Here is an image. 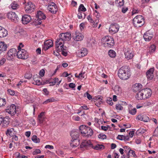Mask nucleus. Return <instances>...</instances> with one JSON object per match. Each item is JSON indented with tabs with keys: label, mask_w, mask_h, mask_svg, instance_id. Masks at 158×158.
Segmentation results:
<instances>
[{
	"label": "nucleus",
	"mask_w": 158,
	"mask_h": 158,
	"mask_svg": "<svg viewBox=\"0 0 158 158\" xmlns=\"http://www.w3.org/2000/svg\"><path fill=\"white\" fill-rule=\"evenodd\" d=\"M118 77L121 79L127 80L130 76L127 68L126 66H122L118 71Z\"/></svg>",
	"instance_id": "f257e3e1"
},
{
	"label": "nucleus",
	"mask_w": 158,
	"mask_h": 158,
	"mask_svg": "<svg viewBox=\"0 0 158 158\" xmlns=\"http://www.w3.org/2000/svg\"><path fill=\"white\" fill-rule=\"evenodd\" d=\"M103 46L106 48H111L114 44V40L113 38L109 36L104 37L102 39Z\"/></svg>",
	"instance_id": "f03ea898"
},
{
	"label": "nucleus",
	"mask_w": 158,
	"mask_h": 158,
	"mask_svg": "<svg viewBox=\"0 0 158 158\" xmlns=\"http://www.w3.org/2000/svg\"><path fill=\"white\" fill-rule=\"evenodd\" d=\"M133 23L135 27H141L144 23V18L142 15H137L134 18Z\"/></svg>",
	"instance_id": "7ed1b4c3"
},
{
	"label": "nucleus",
	"mask_w": 158,
	"mask_h": 158,
	"mask_svg": "<svg viewBox=\"0 0 158 158\" xmlns=\"http://www.w3.org/2000/svg\"><path fill=\"white\" fill-rule=\"evenodd\" d=\"M23 4H25L24 8L26 12L27 13H32L35 9V5L31 2H28L27 3L24 2Z\"/></svg>",
	"instance_id": "20e7f679"
},
{
	"label": "nucleus",
	"mask_w": 158,
	"mask_h": 158,
	"mask_svg": "<svg viewBox=\"0 0 158 158\" xmlns=\"http://www.w3.org/2000/svg\"><path fill=\"white\" fill-rule=\"evenodd\" d=\"M16 55L18 58L23 59H26L28 57V53L24 49L19 50Z\"/></svg>",
	"instance_id": "39448f33"
},
{
	"label": "nucleus",
	"mask_w": 158,
	"mask_h": 158,
	"mask_svg": "<svg viewBox=\"0 0 158 158\" xmlns=\"http://www.w3.org/2000/svg\"><path fill=\"white\" fill-rule=\"evenodd\" d=\"M36 18H38L36 21V23L38 25L42 23V20H44L46 18L45 15L42 11H38L36 15Z\"/></svg>",
	"instance_id": "423d86ee"
},
{
	"label": "nucleus",
	"mask_w": 158,
	"mask_h": 158,
	"mask_svg": "<svg viewBox=\"0 0 158 158\" xmlns=\"http://www.w3.org/2000/svg\"><path fill=\"white\" fill-rule=\"evenodd\" d=\"M92 144L90 140H83L80 145V148L87 149L92 147Z\"/></svg>",
	"instance_id": "0eeeda50"
},
{
	"label": "nucleus",
	"mask_w": 158,
	"mask_h": 158,
	"mask_svg": "<svg viewBox=\"0 0 158 158\" xmlns=\"http://www.w3.org/2000/svg\"><path fill=\"white\" fill-rule=\"evenodd\" d=\"M48 8L50 12L54 14L56 13L58 10L56 5L53 2H51L48 3Z\"/></svg>",
	"instance_id": "6e6552de"
},
{
	"label": "nucleus",
	"mask_w": 158,
	"mask_h": 158,
	"mask_svg": "<svg viewBox=\"0 0 158 158\" xmlns=\"http://www.w3.org/2000/svg\"><path fill=\"white\" fill-rule=\"evenodd\" d=\"M8 18L10 19L12 21L15 22V23L18 22L19 18L16 14L13 12H10L8 13L7 15Z\"/></svg>",
	"instance_id": "1a4fd4ad"
},
{
	"label": "nucleus",
	"mask_w": 158,
	"mask_h": 158,
	"mask_svg": "<svg viewBox=\"0 0 158 158\" xmlns=\"http://www.w3.org/2000/svg\"><path fill=\"white\" fill-rule=\"evenodd\" d=\"M119 28V26L118 24L114 23L110 25L109 31L111 34H114L118 32Z\"/></svg>",
	"instance_id": "9d476101"
},
{
	"label": "nucleus",
	"mask_w": 158,
	"mask_h": 158,
	"mask_svg": "<svg viewBox=\"0 0 158 158\" xmlns=\"http://www.w3.org/2000/svg\"><path fill=\"white\" fill-rule=\"evenodd\" d=\"M17 51L15 48H11L8 52L7 55V59L10 60L14 58L15 56Z\"/></svg>",
	"instance_id": "9b49d317"
},
{
	"label": "nucleus",
	"mask_w": 158,
	"mask_h": 158,
	"mask_svg": "<svg viewBox=\"0 0 158 158\" xmlns=\"http://www.w3.org/2000/svg\"><path fill=\"white\" fill-rule=\"evenodd\" d=\"M125 58L127 60L132 59L134 56V52L131 49H127L124 53Z\"/></svg>",
	"instance_id": "f8f14e48"
},
{
	"label": "nucleus",
	"mask_w": 158,
	"mask_h": 158,
	"mask_svg": "<svg viewBox=\"0 0 158 158\" xmlns=\"http://www.w3.org/2000/svg\"><path fill=\"white\" fill-rule=\"evenodd\" d=\"M6 111L11 116L15 115L16 112V106L14 104H12L9 108L6 109Z\"/></svg>",
	"instance_id": "ddd939ff"
},
{
	"label": "nucleus",
	"mask_w": 158,
	"mask_h": 158,
	"mask_svg": "<svg viewBox=\"0 0 158 158\" xmlns=\"http://www.w3.org/2000/svg\"><path fill=\"white\" fill-rule=\"evenodd\" d=\"M60 37L62 39V41L69 40L71 37V34L70 33H62L60 35Z\"/></svg>",
	"instance_id": "4468645a"
},
{
	"label": "nucleus",
	"mask_w": 158,
	"mask_h": 158,
	"mask_svg": "<svg viewBox=\"0 0 158 158\" xmlns=\"http://www.w3.org/2000/svg\"><path fill=\"white\" fill-rule=\"evenodd\" d=\"M143 38L146 41H150L153 37L152 33L150 31H148L145 32L143 35Z\"/></svg>",
	"instance_id": "2eb2a0df"
},
{
	"label": "nucleus",
	"mask_w": 158,
	"mask_h": 158,
	"mask_svg": "<svg viewBox=\"0 0 158 158\" xmlns=\"http://www.w3.org/2000/svg\"><path fill=\"white\" fill-rule=\"evenodd\" d=\"M145 99L150 97L152 94V92L151 90L149 88H145L143 89H141Z\"/></svg>",
	"instance_id": "dca6fc26"
},
{
	"label": "nucleus",
	"mask_w": 158,
	"mask_h": 158,
	"mask_svg": "<svg viewBox=\"0 0 158 158\" xmlns=\"http://www.w3.org/2000/svg\"><path fill=\"white\" fill-rule=\"evenodd\" d=\"M75 36H73V38L76 41H80L82 40L84 36L81 33L78 31H76L75 34Z\"/></svg>",
	"instance_id": "f3484780"
},
{
	"label": "nucleus",
	"mask_w": 158,
	"mask_h": 158,
	"mask_svg": "<svg viewBox=\"0 0 158 158\" xmlns=\"http://www.w3.org/2000/svg\"><path fill=\"white\" fill-rule=\"evenodd\" d=\"M44 44L43 49L46 51L52 46L53 42L51 40H47L44 42Z\"/></svg>",
	"instance_id": "a211bd4d"
},
{
	"label": "nucleus",
	"mask_w": 158,
	"mask_h": 158,
	"mask_svg": "<svg viewBox=\"0 0 158 158\" xmlns=\"http://www.w3.org/2000/svg\"><path fill=\"white\" fill-rule=\"evenodd\" d=\"M31 19L30 15H25L22 16L21 20L23 24H26L29 23Z\"/></svg>",
	"instance_id": "6ab92c4d"
},
{
	"label": "nucleus",
	"mask_w": 158,
	"mask_h": 158,
	"mask_svg": "<svg viewBox=\"0 0 158 158\" xmlns=\"http://www.w3.org/2000/svg\"><path fill=\"white\" fill-rule=\"evenodd\" d=\"M154 68H151L149 69L146 72V75L148 79L151 80L154 77Z\"/></svg>",
	"instance_id": "aec40b11"
},
{
	"label": "nucleus",
	"mask_w": 158,
	"mask_h": 158,
	"mask_svg": "<svg viewBox=\"0 0 158 158\" xmlns=\"http://www.w3.org/2000/svg\"><path fill=\"white\" fill-rule=\"evenodd\" d=\"M88 53V51L85 48H82L78 53V55L79 57H83L86 56Z\"/></svg>",
	"instance_id": "412c9836"
},
{
	"label": "nucleus",
	"mask_w": 158,
	"mask_h": 158,
	"mask_svg": "<svg viewBox=\"0 0 158 158\" xmlns=\"http://www.w3.org/2000/svg\"><path fill=\"white\" fill-rule=\"evenodd\" d=\"M136 118L138 120L142 121L145 122H148L149 120V117L146 115H139L137 116Z\"/></svg>",
	"instance_id": "4be33fe9"
},
{
	"label": "nucleus",
	"mask_w": 158,
	"mask_h": 158,
	"mask_svg": "<svg viewBox=\"0 0 158 158\" xmlns=\"http://www.w3.org/2000/svg\"><path fill=\"white\" fill-rule=\"evenodd\" d=\"M79 132L75 130H72L70 133V135L72 139L75 140H79L77 139L79 136Z\"/></svg>",
	"instance_id": "5701e85b"
},
{
	"label": "nucleus",
	"mask_w": 158,
	"mask_h": 158,
	"mask_svg": "<svg viewBox=\"0 0 158 158\" xmlns=\"http://www.w3.org/2000/svg\"><path fill=\"white\" fill-rule=\"evenodd\" d=\"M8 31L5 28L0 26V38L4 37L7 36Z\"/></svg>",
	"instance_id": "b1692460"
},
{
	"label": "nucleus",
	"mask_w": 158,
	"mask_h": 158,
	"mask_svg": "<svg viewBox=\"0 0 158 158\" xmlns=\"http://www.w3.org/2000/svg\"><path fill=\"white\" fill-rule=\"evenodd\" d=\"M9 118L8 116H6L5 118L3 117V121L2 122V126L4 128L6 127L9 124Z\"/></svg>",
	"instance_id": "393cba45"
},
{
	"label": "nucleus",
	"mask_w": 158,
	"mask_h": 158,
	"mask_svg": "<svg viewBox=\"0 0 158 158\" xmlns=\"http://www.w3.org/2000/svg\"><path fill=\"white\" fill-rule=\"evenodd\" d=\"M7 46L6 44L4 42H0V53L5 51L6 50Z\"/></svg>",
	"instance_id": "a878e982"
},
{
	"label": "nucleus",
	"mask_w": 158,
	"mask_h": 158,
	"mask_svg": "<svg viewBox=\"0 0 158 158\" xmlns=\"http://www.w3.org/2000/svg\"><path fill=\"white\" fill-rule=\"evenodd\" d=\"M80 144L79 140L72 139L70 142L71 147L73 148L77 147Z\"/></svg>",
	"instance_id": "bb28decb"
},
{
	"label": "nucleus",
	"mask_w": 158,
	"mask_h": 158,
	"mask_svg": "<svg viewBox=\"0 0 158 158\" xmlns=\"http://www.w3.org/2000/svg\"><path fill=\"white\" fill-rule=\"evenodd\" d=\"M136 98L138 100H142V99H144L145 97H144L143 95V92L141 89L138 92L136 95Z\"/></svg>",
	"instance_id": "cd10ccee"
},
{
	"label": "nucleus",
	"mask_w": 158,
	"mask_h": 158,
	"mask_svg": "<svg viewBox=\"0 0 158 158\" xmlns=\"http://www.w3.org/2000/svg\"><path fill=\"white\" fill-rule=\"evenodd\" d=\"M62 39L60 37V38L57 39L56 41V50L59 49L60 48V46H63L64 45V43L62 42Z\"/></svg>",
	"instance_id": "c85d7f7f"
},
{
	"label": "nucleus",
	"mask_w": 158,
	"mask_h": 158,
	"mask_svg": "<svg viewBox=\"0 0 158 158\" xmlns=\"http://www.w3.org/2000/svg\"><path fill=\"white\" fill-rule=\"evenodd\" d=\"M142 87V85L140 83H136L134 85L133 91L135 92H137L140 90Z\"/></svg>",
	"instance_id": "c756f323"
},
{
	"label": "nucleus",
	"mask_w": 158,
	"mask_h": 158,
	"mask_svg": "<svg viewBox=\"0 0 158 158\" xmlns=\"http://www.w3.org/2000/svg\"><path fill=\"white\" fill-rule=\"evenodd\" d=\"M114 91L115 94L117 95H120L122 93V89L118 86H115Z\"/></svg>",
	"instance_id": "7c9ffc66"
},
{
	"label": "nucleus",
	"mask_w": 158,
	"mask_h": 158,
	"mask_svg": "<svg viewBox=\"0 0 158 158\" xmlns=\"http://www.w3.org/2000/svg\"><path fill=\"white\" fill-rule=\"evenodd\" d=\"M10 6L12 10H16L19 7V5L15 2H12L10 5Z\"/></svg>",
	"instance_id": "2f4dec72"
},
{
	"label": "nucleus",
	"mask_w": 158,
	"mask_h": 158,
	"mask_svg": "<svg viewBox=\"0 0 158 158\" xmlns=\"http://www.w3.org/2000/svg\"><path fill=\"white\" fill-rule=\"evenodd\" d=\"M104 148V146L103 145L99 144H97L95 146H93L92 145V148L93 149L97 150H101L102 149H103Z\"/></svg>",
	"instance_id": "473e14b6"
},
{
	"label": "nucleus",
	"mask_w": 158,
	"mask_h": 158,
	"mask_svg": "<svg viewBox=\"0 0 158 158\" xmlns=\"http://www.w3.org/2000/svg\"><path fill=\"white\" fill-rule=\"evenodd\" d=\"M34 76L33 77L34 80L35 82H34V84H35L36 85H43L44 84H42V83L40 81V80L39 78V76L37 77V78H36L35 77H34Z\"/></svg>",
	"instance_id": "72a5a7b5"
},
{
	"label": "nucleus",
	"mask_w": 158,
	"mask_h": 158,
	"mask_svg": "<svg viewBox=\"0 0 158 158\" xmlns=\"http://www.w3.org/2000/svg\"><path fill=\"white\" fill-rule=\"evenodd\" d=\"M108 54L111 58H114L116 56L115 52L112 50H110L109 51Z\"/></svg>",
	"instance_id": "f704fd0d"
},
{
	"label": "nucleus",
	"mask_w": 158,
	"mask_h": 158,
	"mask_svg": "<svg viewBox=\"0 0 158 158\" xmlns=\"http://www.w3.org/2000/svg\"><path fill=\"white\" fill-rule=\"evenodd\" d=\"M32 140L35 143H38L40 142V139L38 138L36 135H33L31 138Z\"/></svg>",
	"instance_id": "c9c22d12"
},
{
	"label": "nucleus",
	"mask_w": 158,
	"mask_h": 158,
	"mask_svg": "<svg viewBox=\"0 0 158 158\" xmlns=\"http://www.w3.org/2000/svg\"><path fill=\"white\" fill-rule=\"evenodd\" d=\"M16 32L18 35H22L23 32V30L22 28L20 29L19 27H17L16 29Z\"/></svg>",
	"instance_id": "e433bc0d"
},
{
	"label": "nucleus",
	"mask_w": 158,
	"mask_h": 158,
	"mask_svg": "<svg viewBox=\"0 0 158 158\" xmlns=\"http://www.w3.org/2000/svg\"><path fill=\"white\" fill-rule=\"evenodd\" d=\"M115 3L118 5V7H121L123 5V0H115Z\"/></svg>",
	"instance_id": "4c0bfd02"
},
{
	"label": "nucleus",
	"mask_w": 158,
	"mask_h": 158,
	"mask_svg": "<svg viewBox=\"0 0 158 158\" xmlns=\"http://www.w3.org/2000/svg\"><path fill=\"white\" fill-rule=\"evenodd\" d=\"M156 47L154 45H152L150 47L149 50V52L150 54L152 53H153L156 49Z\"/></svg>",
	"instance_id": "58836bf2"
},
{
	"label": "nucleus",
	"mask_w": 158,
	"mask_h": 158,
	"mask_svg": "<svg viewBox=\"0 0 158 158\" xmlns=\"http://www.w3.org/2000/svg\"><path fill=\"white\" fill-rule=\"evenodd\" d=\"M86 10V9L84 7V5L82 4H80V6H79L78 9V11H85Z\"/></svg>",
	"instance_id": "ea45409f"
},
{
	"label": "nucleus",
	"mask_w": 158,
	"mask_h": 158,
	"mask_svg": "<svg viewBox=\"0 0 158 158\" xmlns=\"http://www.w3.org/2000/svg\"><path fill=\"white\" fill-rule=\"evenodd\" d=\"M137 110L135 108H134L132 109H128V112L130 114H131L132 115H134L135 114Z\"/></svg>",
	"instance_id": "a19ab883"
},
{
	"label": "nucleus",
	"mask_w": 158,
	"mask_h": 158,
	"mask_svg": "<svg viewBox=\"0 0 158 158\" xmlns=\"http://www.w3.org/2000/svg\"><path fill=\"white\" fill-rule=\"evenodd\" d=\"M6 104V101L5 99L0 98V107L3 106Z\"/></svg>",
	"instance_id": "79ce46f5"
},
{
	"label": "nucleus",
	"mask_w": 158,
	"mask_h": 158,
	"mask_svg": "<svg viewBox=\"0 0 158 158\" xmlns=\"http://www.w3.org/2000/svg\"><path fill=\"white\" fill-rule=\"evenodd\" d=\"M85 74V73L84 72L83 73H80L78 75H77V74H75V77H76L78 78H84V75Z\"/></svg>",
	"instance_id": "37998d69"
},
{
	"label": "nucleus",
	"mask_w": 158,
	"mask_h": 158,
	"mask_svg": "<svg viewBox=\"0 0 158 158\" xmlns=\"http://www.w3.org/2000/svg\"><path fill=\"white\" fill-rule=\"evenodd\" d=\"M54 101V99L53 98L48 99L43 102V104H46L48 102H52Z\"/></svg>",
	"instance_id": "c03bdc74"
},
{
	"label": "nucleus",
	"mask_w": 158,
	"mask_h": 158,
	"mask_svg": "<svg viewBox=\"0 0 158 158\" xmlns=\"http://www.w3.org/2000/svg\"><path fill=\"white\" fill-rule=\"evenodd\" d=\"M87 134H88L87 135H90V136L92 135L93 134V131L89 127L88 129V132Z\"/></svg>",
	"instance_id": "a18cd8bd"
},
{
	"label": "nucleus",
	"mask_w": 158,
	"mask_h": 158,
	"mask_svg": "<svg viewBox=\"0 0 158 158\" xmlns=\"http://www.w3.org/2000/svg\"><path fill=\"white\" fill-rule=\"evenodd\" d=\"M32 77V75L30 73H27L25 75V78L27 79H30Z\"/></svg>",
	"instance_id": "49530a36"
},
{
	"label": "nucleus",
	"mask_w": 158,
	"mask_h": 158,
	"mask_svg": "<svg viewBox=\"0 0 158 158\" xmlns=\"http://www.w3.org/2000/svg\"><path fill=\"white\" fill-rule=\"evenodd\" d=\"M67 47L65 46H64V45L63 46H60V48H59V49H57L58 51H59L60 52V51H65L67 50Z\"/></svg>",
	"instance_id": "de8ad7c7"
},
{
	"label": "nucleus",
	"mask_w": 158,
	"mask_h": 158,
	"mask_svg": "<svg viewBox=\"0 0 158 158\" xmlns=\"http://www.w3.org/2000/svg\"><path fill=\"white\" fill-rule=\"evenodd\" d=\"M115 108L117 110H121L123 108L121 105L119 104H117Z\"/></svg>",
	"instance_id": "09e8293b"
},
{
	"label": "nucleus",
	"mask_w": 158,
	"mask_h": 158,
	"mask_svg": "<svg viewBox=\"0 0 158 158\" xmlns=\"http://www.w3.org/2000/svg\"><path fill=\"white\" fill-rule=\"evenodd\" d=\"M40 153L41 151L40 149H36L33 152L32 154L33 155H36L40 154Z\"/></svg>",
	"instance_id": "8fccbe9b"
},
{
	"label": "nucleus",
	"mask_w": 158,
	"mask_h": 158,
	"mask_svg": "<svg viewBox=\"0 0 158 158\" xmlns=\"http://www.w3.org/2000/svg\"><path fill=\"white\" fill-rule=\"evenodd\" d=\"M107 102L110 106H112L113 104L112 98H109L107 99Z\"/></svg>",
	"instance_id": "3c124183"
},
{
	"label": "nucleus",
	"mask_w": 158,
	"mask_h": 158,
	"mask_svg": "<svg viewBox=\"0 0 158 158\" xmlns=\"http://www.w3.org/2000/svg\"><path fill=\"white\" fill-rule=\"evenodd\" d=\"M98 137L100 139H106V136L105 135L100 134L98 135Z\"/></svg>",
	"instance_id": "603ef678"
},
{
	"label": "nucleus",
	"mask_w": 158,
	"mask_h": 158,
	"mask_svg": "<svg viewBox=\"0 0 158 158\" xmlns=\"http://www.w3.org/2000/svg\"><path fill=\"white\" fill-rule=\"evenodd\" d=\"M38 117L40 123H42L44 122L45 119L44 117Z\"/></svg>",
	"instance_id": "864d4df0"
},
{
	"label": "nucleus",
	"mask_w": 158,
	"mask_h": 158,
	"mask_svg": "<svg viewBox=\"0 0 158 158\" xmlns=\"http://www.w3.org/2000/svg\"><path fill=\"white\" fill-rule=\"evenodd\" d=\"M85 128V129H87V126L85 125H81L80 126L79 129L80 131H81H81H83L84 129Z\"/></svg>",
	"instance_id": "5fc2aeb1"
},
{
	"label": "nucleus",
	"mask_w": 158,
	"mask_h": 158,
	"mask_svg": "<svg viewBox=\"0 0 158 158\" xmlns=\"http://www.w3.org/2000/svg\"><path fill=\"white\" fill-rule=\"evenodd\" d=\"M78 12L77 15L79 19H81L82 17V15L83 14L85 15V14L83 12L81 11H78Z\"/></svg>",
	"instance_id": "6e6d98bb"
},
{
	"label": "nucleus",
	"mask_w": 158,
	"mask_h": 158,
	"mask_svg": "<svg viewBox=\"0 0 158 158\" xmlns=\"http://www.w3.org/2000/svg\"><path fill=\"white\" fill-rule=\"evenodd\" d=\"M84 95L85 97H86L89 100H91L92 98V96L88 93H86Z\"/></svg>",
	"instance_id": "4d7b16f0"
},
{
	"label": "nucleus",
	"mask_w": 158,
	"mask_h": 158,
	"mask_svg": "<svg viewBox=\"0 0 158 158\" xmlns=\"http://www.w3.org/2000/svg\"><path fill=\"white\" fill-rule=\"evenodd\" d=\"M124 135H118V136L117 137V139L121 140H124Z\"/></svg>",
	"instance_id": "13d9d810"
},
{
	"label": "nucleus",
	"mask_w": 158,
	"mask_h": 158,
	"mask_svg": "<svg viewBox=\"0 0 158 158\" xmlns=\"http://www.w3.org/2000/svg\"><path fill=\"white\" fill-rule=\"evenodd\" d=\"M8 92L9 94L11 95H14L15 94V93L14 91L10 89H8Z\"/></svg>",
	"instance_id": "bf43d9fd"
},
{
	"label": "nucleus",
	"mask_w": 158,
	"mask_h": 158,
	"mask_svg": "<svg viewBox=\"0 0 158 158\" xmlns=\"http://www.w3.org/2000/svg\"><path fill=\"white\" fill-rule=\"evenodd\" d=\"M6 59L4 58H2L0 60V66L4 64L6 62Z\"/></svg>",
	"instance_id": "052dcab7"
},
{
	"label": "nucleus",
	"mask_w": 158,
	"mask_h": 158,
	"mask_svg": "<svg viewBox=\"0 0 158 158\" xmlns=\"http://www.w3.org/2000/svg\"><path fill=\"white\" fill-rule=\"evenodd\" d=\"M89 127L87 126V129H85V128L84 129V130L81 131V134H87L88 132V129L89 128Z\"/></svg>",
	"instance_id": "680f3d73"
},
{
	"label": "nucleus",
	"mask_w": 158,
	"mask_h": 158,
	"mask_svg": "<svg viewBox=\"0 0 158 158\" xmlns=\"http://www.w3.org/2000/svg\"><path fill=\"white\" fill-rule=\"evenodd\" d=\"M87 19L91 23H93L94 22V21L92 18L89 15L87 16Z\"/></svg>",
	"instance_id": "e2e57ef3"
},
{
	"label": "nucleus",
	"mask_w": 158,
	"mask_h": 158,
	"mask_svg": "<svg viewBox=\"0 0 158 158\" xmlns=\"http://www.w3.org/2000/svg\"><path fill=\"white\" fill-rule=\"evenodd\" d=\"M44 73H45L44 70L43 69H42L40 71V73H39V75L43 77L44 75Z\"/></svg>",
	"instance_id": "0e129e2a"
},
{
	"label": "nucleus",
	"mask_w": 158,
	"mask_h": 158,
	"mask_svg": "<svg viewBox=\"0 0 158 158\" xmlns=\"http://www.w3.org/2000/svg\"><path fill=\"white\" fill-rule=\"evenodd\" d=\"M128 8L127 7H123L122 9V12L123 13H126L128 10Z\"/></svg>",
	"instance_id": "69168bd1"
},
{
	"label": "nucleus",
	"mask_w": 158,
	"mask_h": 158,
	"mask_svg": "<svg viewBox=\"0 0 158 158\" xmlns=\"http://www.w3.org/2000/svg\"><path fill=\"white\" fill-rule=\"evenodd\" d=\"M45 148H48L50 149H52L54 148V147L53 146L49 145H46L45 146Z\"/></svg>",
	"instance_id": "338daca9"
},
{
	"label": "nucleus",
	"mask_w": 158,
	"mask_h": 158,
	"mask_svg": "<svg viewBox=\"0 0 158 158\" xmlns=\"http://www.w3.org/2000/svg\"><path fill=\"white\" fill-rule=\"evenodd\" d=\"M73 119L76 121H78L80 120V118L78 116H74L73 117Z\"/></svg>",
	"instance_id": "774afa93"
}]
</instances>
